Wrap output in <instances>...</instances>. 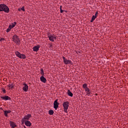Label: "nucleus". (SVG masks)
I'll list each match as a JSON object with an SVG mask.
<instances>
[{"instance_id": "f257e3e1", "label": "nucleus", "mask_w": 128, "mask_h": 128, "mask_svg": "<svg viewBox=\"0 0 128 128\" xmlns=\"http://www.w3.org/2000/svg\"><path fill=\"white\" fill-rule=\"evenodd\" d=\"M0 12H4L8 14V12H10V8L4 4H0Z\"/></svg>"}, {"instance_id": "f03ea898", "label": "nucleus", "mask_w": 128, "mask_h": 128, "mask_svg": "<svg viewBox=\"0 0 128 128\" xmlns=\"http://www.w3.org/2000/svg\"><path fill=\"white\" fill-rule=\"evenodd\" d=\"M70 102L68 101H66L63 102L62 106L64 108V110L66 113L68 114V107L70 106Z\"/></svg>"}, {"instance_id": "7ed1b4c3", "label": "nucleus", "mask_w": 128, "mask_h": 128, "mask_svg": "<svg viewBox=\"0 0 128 128\" xmlns=\"http://www.w3.org/2000/svg\"><path fill=\"white\" fill-rule=\"evenodd\" d=\"M12 40L14 42H15V44H20V40L18 36L16 34L12 36Z\"/></svg>"}, {"instance_id": "20e7f679", "label": "nucleus", "mask_w": 128, "mask_h": 128, "mask_svg": "<svg viewBox=\"0 0 128 128\" xmlns=\"http://www.w3.org/2000/svg\"><path fill=\"white\" fill-rule=\"evenodd\" d=\"M32 118V114H28V115L25 116L21 120L22 124H24L25 122H26V120H28L30 118Z\"/></svg>"}, {"instance_id": "39448f33", "label": "nucleus", "mask_w": 128, "mask_h": 128, "mask_svg": "<svg viewBox=\"0 0 128 128\" xmlns=\"http://www.w3.org/2000/svg\"><path fill=\"white\" fill-rule=\"evenodd\" d=\"M16 54L18 58H23L24 60L26 58V54H22L18 51L16 52Z\"/></svg>"}, {"instance_id": "423d86ee", "label": "nucleus", "mask_w": 128, "mask_h": 128, "mask_svg": "<svg viewBox=\"0 0 128 128\" xmlns=\"http://www.w3.org/2000/svg\"><path fill=\"white\" fill-rule=\"evenodd\" d=\"M64 62L65 64H72V62L70 60H68L66 58V57L62 56Z\"/></svg>"}, {"instance_id": "0eeeda50", "label": "nucleus", "mask_w": 128, "mask_h": 128, "mask_svg": "<svg viewBox=\"0 0 128 128\" xmlns=\"http://www.w3.org/2000/svg\"><path fill=\"white\" fill-rule=\"evenodd\" d=\"M58 100L56 99L54 101V108L56 110L58 108V106H60V102H58Z\"/></svg>"}, {"instance_id": "6e6552de", "label": "nucleus", "mask_w": 128, "mask_h": 128, "mask_svg": "<svg viewBox=\"0 0 128 128\" xmlns=\"http://www.w3.org/2000/svg\"><path fill=\"white\" fill-rule=\"evenodd\" d=\"M0 98H2V100H12V98H10V97L8 96H1Z\"/></svg>"}, {"instance_id": "1a4fd4ad", "label": "nucleus", "mask_w": 128, "mask_h": 128, "mask_svg": "<svg viewBox=\"0 0 128 128\" xmlns=\"http://www.w3.org/2000/svg\"><path fill=\"white\" fill-rule=\"evenodd\" d=\"M40 45L36 46L33 47V50L34 52H38L40 50Z\"/></svg>"}, {"instance_id": "9d476101", "label": "nucleus", "mask_w": 128, "mask_h": 128, "mask_svg": "<svg viewBox=\"0 0 128 128\" xmlns=\"http://www.w3.org/2000/svg\"><path fill=\"white\" fill-rule=\"evenodd\" d=\"M4 112V116H6V118H8V114H10L12 112V110H3Z\"/></svg>"}, {"instance_id": "9b49d317", "label": "nucleus", "mask_w": 128, "mask_h": 128, "mask_svg": "<svg viewBox=\"0 0 128 128\" xmlns=\"http://www.w3.org/2000/svg\"><path fill=\"white\" fill-rule=\"evenodd\" d=\"M23 86H24L22 88L24 92H28V84H26V83H24Z\"/></svg>"}, {"instance_id": "f8f14e48", "label": "nucleus", "mask_w": 128, "mask_h": 128, "mask_svg": "<svg viewBox=\"0 0 128 128\" xmlns=\"http://www.w3.org/2000/svg\"><path fill=\"white\" fill-rule=\"evenodd\" d=\"M10 126L12 128H16V124L12 121H10Z\"/></svg>"}, {"instance_id": "ddd939ff", "label": "nucleus", "mask_w": 128, "mask_h": 128, "mask_svg": "<svg viewBox=\"0 0 128 128\" xmlns=\"http://www.w3.org/2000/svg\"><path fill=\"white\" fill-rule=\"evenodd\" d=\"M40 80L42 82H44V84H46V78H44V76H41L40 77Z\"/></svg>"}, {"instance_id": "4468645a", "label": "nucleus", "mask_w": 128, "mask_h": 128, "mask_svg": "<svg viewBox=\"0 0 128 128\" xmlns=\"http://www.w3.org/2000/svg\"><path fill=\"white\" fill-rule=\"evenodd\" d=\"M24 124L26 126H32V122L28 120H26L24 122Z\"/></svg>"}, {"instance_id": "2eb2a0df", "label": "nucleus", "mask_w": 128, "mask_h": 128, "mask_svg": "<svg viewBox=\"0 0 128 128\" xmlns=\"http://www.w3.org/2000/svg\"><path fill=\"white\" fill-rule=\"evenodd\" d=\"M67 94L68 96H70L71 98H72V96H74V94H72V92H70V90H68Z\"/></svg>"}, {"instance_id": "dca6fc26", "label": "nucleus", "mask_w": 128, "mask_h": 128, "mask_svg": "<svg viewBox=\"0 0 128 128\" xmlns=\"http://www.w3.org/2000/svg\"><path fill=\"white\" fill-rule=\"evenodd\" d=\"M8 86L10 90H12V88H14V83L9 84L8 85Z\"/></svg>"}, {"instance_id": "f3484780", "label": "nucleus", "mask_w": 128, "mask_h": 128, "mask_svg": "<svg viewBox=\"0 0 128 128\" xmlns=\"http://www.w3.org/2000/svg\"><path fill=\"white\" fill-rule=\"evenodd\" d=\"M48 38H49V40H50V42H54V36H48Z\"/></svg>"}, {"instance_id": "a211bd4d", "label": "nucleus", "mask_w": 128, "mask_h": 128, "mask_svg": "<svg viewBox=\"0 0 128 128\" xmlns=\"http://www.w3.org/2000/svg\"><path fill=\"white\" fill-rule=\"evenodd\" d=\"M85 92H86L87 94H90V88H88L86 89H85Z\"/></svg>"}, {"instance_id": "6ab92c4d", "label": "nucleus", "mask_w": 128, "mask_h": 128, "mask_svg": "<svg viewBox=\"0 0 128 128\" xmlns=\"http://www.w3.org/2000/svg\"><path fill=\"white\" fill-rule=\"evenodd\" d=\"M96 16H95L94 15L92 16L91 20H90V22H93L94 20L96 18Z\"/></svg>"}, {"instance_id": "aec40b11", "label": "nucleus", "mask_w": 128, "mask_h": 128, "mask_svg": "<svg viewBox=\"0 0 128 128\" xmlns=\"http://www.w3.org/2000/svg\"><path fill=\"white\" fill-rule=\"evenodd\" d=\"M62 6H60V12L61 14H62V12H68V10H62Z\"/></svg>"}, {"instance_id": "412c9836", "label": "nucleus", "mask_w": 128, "mask_h": 128, "mask_svg": "<svg viewBox=\"0 0 128 128\" xmlns=\"http://www.w3.org/2000/svg\"><path fill=\"white\" fill-rule=\"evenodd\" d=\"M48 114L50 116H52V114H54V110H50L48 111Z\"/></svg>"}, {"instance_id": "4be33fe9", "label": "nucleus", "mask_w": 128, "mask_h": 128, "mask_svg": "<svg viewBox=\"0 0 128 128\" xmlns=\"http://www.w3.org/2000/svg\"><path fill=\"white\" fill-rule=\"evenodd\" d=\"M40 74H42V76H44V69L42 68L40 70Z\"/></svg>"}, {"instance_id": "5701e85b", "label": "nucleus", "mask_w": 128, "mask_h": 128, "mask_svg": "<svg viewBox=\"0 0 128 128\" xmlns=\"http://www.w3.org/2000/svg\"><path fill=\"white\" fill-rule=\"evenodd\" d=\"M82 88H84V90H86V88H88V84H84L82 85Z\"/></svg>"}, {"instance_id": "b1692460", "label": "nucleus", "mask_w": 128, "mask_h": 128, "mask_svg": "<svg viewBox=\"0 0 128 128\" xmlns=\"http://www.w3.org/2000/svg\"><path fill=\"white\" fill-rule=\"evenodd\" d=\"M3 94H6V88H1Z\"/></svg>"}, {"instance_id": "393cba45", "label": "nucleus", "mask_w": 128, "mask_h": 128, "mask_svg": "<svg viewBox=\"0 0 128 128\" xmlns=\"http://www.w3.org/2000/svg\"><path fill=\"white\" fill-rule=\"evenodd\" d=\"M75 52H76V54H82V50H80V51L76 50Z\"/></svg>"}, {"instance_id": "a878e982", "label": "nucleus", "mask_w": 128, "mask_h": 128, "mask_svg": "<svg viewBox=\"0 0 128 128\" xmlns=\"http://www.w3.org/2000/svg\"><path fill=\"white\" fill-rule=\"evenodd\" d=\"M11 30L12 29L10 27H8V28L6 30V32H10Z\"/></svg>"}, {"instance_id": "bb28decb", "label": "nucleus", "mask_w": 128, "mask_h": 128, "mask_svg": "<svg viewBox=\"0 0 128 128\" xmlns=\"http://www.w3.org/2000/svg\"><path fill=\"white\" fill-rule=\"evenodd\" d=\"M21 10H22V12H26V10L24 9V6H23L22 8H21Z\"/></svg>"}, {"instance_id": "cd10ccee", "label": "nucleus", "mask_w": 128, "mask_h": 128, "mask_svg": "<svg viewBox=\"0 0 128 128\" xmlns=\"http://www.w3.org/2000/svg\"><path fill=\"white\" fill-rule=\"evenodd\" d=\"M96 18H98V12H96L95 15H94Z\"/></svg>"}, {"instance_id": "c85d7f7f", "label": "nucleus", "mask_w": 128, "mask_h": 128, "mask_svg": "<svg viewBox=\"0 0 128 128\" xmlns=\"http://www.w3.org/2000/svg\"><path fill=\"white\" fill-rule=\"evenodd\" d=\"M47 35H48V36H52V35H50V32H48Z\"/></svg>"}, {"instance_id": "c756f323", "label": "nucleus", "mask_w": 128, "mask_h": 128, "mask_svg": "<svg viewBox=\"0 0 128 128\" xmlns=\"http://www.w3.org/2000/svg\"><path fill=\"white\" fill-rule=\"evenodd\" d=\"M49 48H52V44H49Z\"/></svg>"}, {"instance_id": "7c9ffc66", "label": "nucleus", "mask_w": 128, "mask_h": 128, "mask_svg": "<svg viewBox=\"0 0 128 128\" xmlns=\"http://www.w3.org/2000/svg\"><path fill=\"white\" fill-rule=\"evenodd\" d=\"M3 80L4 82H6V80H8V79L6 78H3Z\"/></svg>"}, {"instance_id": "2f4dec72", "label": "nucleus", "mask_w": 128, "mask_h": 128, "mask_svg": "<svg viewBox=\"0 0 128 128\" xmlns=\"http://www.w3.org/2000/svg\"><path fill=\"white\" fill-rule=\"evenodd\" d=\"M2 40H4V38H1L0 39V42H2Z\"/></svg>"}, {"instance_id": "473e14b6", "label": "nucleus", "mask_w": 128, "mask_h": 128, "mask_svg": "<svg viewBox=\"0 0 128 128\" xmlns=\"http://www.w3.org/2000/svg\"><path fill=\"white\" fill-rule=\"evenodd\" d=\"M8 28H10L11 30H12V28H13L12 27V25H10L8 26Z\"/></svg>"}, {"instance_id": "72a5a7b5", "label": "nucleus", "mask_w": 128, "mask_h": 128, "mask_svg": "<svg viewBox=\"0 0 128 128\" xmlns=\"http://www.w3.org/2000/svg\"><path fill=\"white\" fill-rule=\"evenodd\" d=\"M11 26H12V28H14V26H16L14 24H12V25H11Z\"/></svg>"}, {"instance_id": "f704fd0d", "label": "nucleus", "mask_w": 128, "mask_h": 128, "mask_svg": "<svg viewBox=\"0 0 128 128\" xmlns=\"http://www.w3.org/2000/svg\"><path fill=\"white\" fill-rule=\"evenodd\" d=\"M14 24H13L16 26V22H14Z\"/></svg>"}, {"instance_id": "c9c22d12", "label": "nucleus", "mask_w": 128, "mask_h": 128, "mask_svg": "<svg viewBox=\"0 0 128 128\" xmlns=\"http://www.w3.org/2000/svg\"><path fill=\"white\" fill-rule=\"evenodd\" d=\"M18 10V12H20V10H22V9L19 8Z\"/></svg>"}, {"instance_id": "e433bc0d", "label": "nucleus", "mask_w": 128, "mask_h": 128, "mask_svg": "<svg viewBox=\"0 0 128 128\" xmlns=\"http://www.w3.org/2000/svg\"><path fill=\"white\" fill-rule=\"evenodd\" d=\"M54 40H56V37L54 36Z\"/></svg>"}, {"instance_id": "4c0bfd02", "label": "nucleus", "mask_w": 128, "mask_h": 128, "mask_svg": "<svg viewBox=\"0 0 128 128\" xmlns=\"http://www.w3.org/2000/svg\"><path fill=\"white\" fill-rule=\"evenodd\" d=\"M0 110H3V109H2V107L0 108Z\"/></svg>"}, {"instance_id": "58836bf2", "label": "nucleus", "mask_w": 128, "mask_h": 128, "mask_svg": "<svg viewBox=\"0 0 128 128\" xmlns=\"http://www.w3.org/2000/svg\"><path fill=\"white\" fill-rule=\"evenodd\" d=\"M95 95H96V96H98V94H96Z\"/></svg>"}, {"instance_id": "ea45409f", "label": "nucleus", "mask_w": 128, "mask_h": 128, "mask_svg": "<svg viewBox=\"0 0 128 128\" xmlns=\"http://www.w3.org/2000/svg\"><path fill=\"white\" fill-rule=\"evenodd\" d=\"M53 36H54V34H53Z\"/></svg>"}]
</instances>
